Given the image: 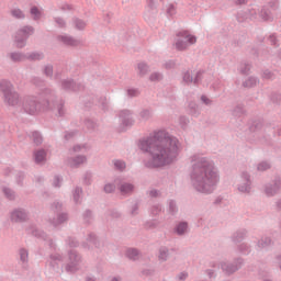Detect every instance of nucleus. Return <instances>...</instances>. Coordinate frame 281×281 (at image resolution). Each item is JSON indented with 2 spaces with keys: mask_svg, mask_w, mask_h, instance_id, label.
Segmentation results:
<instances>
[{
  "mask_svg": "<svg viewBox=\"0 0 281 281\" xmlns=\"http://www.w3.org/2000/svg\"><path fill=\"white\" fill-rule=\"evenodd\" d=\"M179 123L182 128H186L188 124H190V120L188 119V116H180Z\"/></svg>",
  "mask_w": 281,
  "mask_h": 281,
  "instance_id": "63",
  "label": "nucleus"
},
{
  "mask_svg": "<svg viewBox=\"0 0 281 281\" xmlns=\"http://www.w3.org/2000/svg\"><path fill=\"white\" fill-rule=\"evenodd\" d=\"M67 221H69V213L67 212L56 213L55 217L48 220L53 227H59V225L67 223Z\"/></svg>",
  "mask_w": 281,
  "mask_h": 281,
  "instance_id": "13",
  "label": "nucleus"
},
{
  "mask_svg": "<svg viewBox=\"0 0 281 281\" xmlns=\"http://www.w3.org/2000/svg\"><path fill=\"white\" fill-rule=\"evenodd\" d=\"M271 102H273V104H281V94L278 92H273L271 94Z\"/></svg>",
  "mask_w": 281,
  "mask_h": 281,
  "instance_id": "58",
  "label": "nucleus"
},
{
  "mask_svg": "<svg viewBox=\"0 0 281 281\" xmlns=\"http://www.w3.org/2000/svg\"><path fill=\"white\" fill-rule=\"evenodd\" d=\"M138 148L149 155L143 160L145 168H165V166L177 161L181 143L168 131L155 130L148 136L139 139Z\"/></svg>",
  "mask_w": 281,
  "mask_h": 281,
  "instance_id": "1",
  "label": "nucleus"
},
{
  "mask_svg": "<svg viewBox=\"0 0 281 281\" xmlns=\"http://www.w3.org/2000/svg\"><path fill=\"white\" fill-rule=\"evenodd\" d=\"M74 153H89L91 150V145L89 144H81V145H75L72 147Z\"/></svg>",
  "mask_w": 281,
  "mask_h": 281,
  "instance_id": "32",
  "label": "nucleus"
},
{
  "mask_svg": "<svg viewBox=\"0 0 281 281\" xmlns=\"http://www.w3.org/2000/svg\"><path fill=\"white\" fill-rule=\"evenodd\" d=\"M9 58L12 63H23V60H27V55L21 52H13L9 54Z\"/></svg>",
  "mask_w": 281,
  "mask_h": 281,
  "instance_id": "23",
  "label": "nucleus"
},
{
  "mask_svg": "<svg viewBox=\"0 0 281 281\" xmlns=\"http://www.w3.org/2000/svg\"><path fill=\"white\" fill-rule=\"evenodd\" d=\"M281 189V181L274 180L272 183L266 184L265 192L267 196H276L277 192H280Z\"/></svg>",
  "mask_w": 281,
  "mask_h": 281,
  "instance_id": "15",
  "label": "nucleus"
},
{
  "mask_svg": "<svg viewBox=\"0 0 281 281\" xmlns=\"http://www.w3.org/2000/svg\"><path fill=\"white\" fill-rule=\"evenodd\" d=\"M0 90L4 95V102L9 106H22L29 115H36L41 111H57V115H65V102L58 101L56 92L49 88L40 89V95H48L43 103L36 97H25L21 103L19 92L14 90V85L9 80L0 81Z\"/></svg>",
  "mask_w": 281,
  "mask_h": 281,
  "instance_id": "2",
  "label": "nucleus"
},
{
  "mask_svg": "<svg viewBox=\"0 0 281 281\" xmlns=\"http://www.w3.org/2000/svg\"><path fill=\"white\" fill-rule=\"evenodd\" d=\"M169 256H170V249L166 246H161L159 248V255H158L159 260H161L162 262H166Z\"/></svg>",
  "mask_w": 281,
  "mask_h": 281,
  "instance_id": "28",
  "label": "nucleus"
},
{
  "mask_svg": "<svg viewBox=\"0 0 281 281\" xmlns=\"http://www.w3.org/2000/svg\"><path fill=\"white\" fill-rule=\"evenodd\" d=\"M176 278L179 281H186V280H188V272L182 271V272L178 273V276Z\"/></svg>",
  "mask_w": 281,
  "mask_h": 281,
  "instance_id": "64",
  "label": "nucleus"
},
{
  "mask_svg": "<svg viewBox=\"0 0 281 281\" xmlns=\"http://www.w3.org/2000/svg\"><path fill=\"white\" fill-rule=\"evenodd\" d=\"M239 72L243 76L249 75V71L251 70V64L247 61H241L239 67H238Z\"/></svg>",
  "mask_w": 281,
  "mask_h": 281,
  "instance_id": "30",
  "label": "nucleus"
},
{
  "mask_svg": "<svg viewBox=\"0 0 281 281\" xmlns=\"http://www.w3.org/2000/svg\"><path fill=\"white\" fill-rule=\"evenodd\" d=\"M113 166L115 170H119V172H124V170H126V162L122 159L113 160Z\"/></svg>",
  "mask_w": 281,
  "mask_h": 281,
  "instance_id": "33",
  "label": "nucleus"
},
{
  "mask_svg": "<svg viewBox=\"0 0 281 281\" xmlns=\"http://www.w3.org/2000/svg\"><path fill=\"white\" fill-rule=\"evenodd\" d=\"M233 115L235 117H243V115H245V105L237 104L233 110Z\"/></svg>",
  "mask_w": 281,
  "mask_h": 281,
  "instance_id": "36",
  "label": "nucleus"
},
{
  "mask_svg": "<svg viewBox=\"0 0 281 281\" xmlns=\"http://www.w3.org/2000/svg\"><path fill=\"white\" fill-rule=\"evenodd\" d=\"M251 175L247 171L241 172L236 184L237 192H239V194H251Z\"/></svg>",
  "mask_w": 281,
  "mask_h": 281,
  "instance_id": "6",
  "label": "nucleus"
},
{
  "mask_svg": "<svg viewBox=\"0 0 281 281\" xmlns=\"http://www.w3.org/2000/svg\"><path fill=\"white\" fill-rule=\"evenodd\" d=\"M47 262L53 271H58L60 269V262H63V256L58 252L50 254Z\"/></svg>",
  "mask_w": 281,
  "mask_h": 281,
  "instance_id": "14",
  "label": "nucleus"
},
{
  "mask_svg": "<svg viewBox=\"0 0 281 281\" xmlns=\"http://www.w3.org/2000/svg\"><path fill=\"white\" fill-rule=\"evenodd\" d=\"M58 41L60 43H64V45H68V47H78L80 45V40H76L72 36L69 35H59Z\"/></svg>",
  "mask_w": 281,
  "mask_h": 281,
  "instance_id": "20",
  "label": "nucleus"
},
{
  "mask_svg": "<svg viewBox=\"0 0 281 281\" xmlns=\"http://www.w3.org/2000/svg\"><path fill=\"white\" fill-rule=\"evenodd\" d=\"M190 159L192 166L189 177L192 188L200 194H212L221 182L214 160L201 154H194Z\"/></svg>",
  "mask_w": 281,
  "mask_h": 281,
  "instance_id": "3",
  "label": "nucleus"
},
{
  "mask_svg": "<svg viewBox=\"0 0 281 281\" xmlns=\"http://www.w3.org/2000/svg\"><path fill=\"white\" fill-rule=\"evenodd\" d=\"M189 113H190V115H192L193 117H199V114L201 113V112L199 111V105H198L196 103H194V102H191V103L189 104Z\"/></svg>",
  "mask_w": 281,
  "mask_h": 281,
  "instance_id": "37",
  "label": "nucleus"
},
{
  "mask_svg": "<svg viewBox=\"0 0 281 281\" xmlns=\"http://www.w3.org/2000/svg\"><path fill=\"white\" fill-rule=\"evenodd\" d=\"M114 183L119 190V192L123 195V196H128L131 194H133L134 190H135V186L131 182H126L124 181L122 178H116L114 180Z\"/></svg>",
  "mask_w": 281,
  "mask_h": 281,
  "instance_id": "10",
  "label": "nucleus"
},
{
  "mask_svg": "<svg viewBox=\"0 0 281 281\" xmlns=\"http://www.w3.org/2000/svg\"><path fill=\"white\" fill-rule=\"evenodd\" d=\"M258 13L263 21H271V19H273L271 16V11H269L267 8H262L261 11H258Z\"/></svg>",
  "mask_w": 281,
  "mask_h": 281,
  "instance_id": "38",
  "label": "nucleus"
},
{
  "mask_svg": "<svg viewBox=\"0 0 281 281\" xmlns=\"http://www.w3.org/2000/svg\"><path fill=\"white\" fill-rule=\"evenodd\" d=\"M85 126L88 128V131H95V126H98L93 120L87 119L85 122Z\"/></svg>",
  "mask_w": 281,
  "mask_h": 281,
  "instance_id": "55",
  "label": "nucleus"
},
{
  "mask_svg": "<svg viewBox=\"0 0 281 281\" xmlns=\"http://www.w3.org/2000/svg\"><path fill=\"white\" fill-rule=\"evenodd\" d=\"M26 233L31 234V236H34L35 238H40L41 240H44V243L48 245L49 249H52L53 251H56V243H54V239L49 238L47 234H45V232L38 229L36 225L31 224L26 228Z\"/></svg>",
  "mask_w": 281,
  "mask_h": 281,
  "instance_id": "5",
  "label": "nucleus"
},
{
  "mask_svg": "<svg viewBox=\"0 0 281 281\" xmlns=\"http://www.w3.org/2000/svg\"><path fill=\"white\" fill-rule=\"evenodd\" d=\"M47 157V151L45 149H38L34 151L35 164H43Z\"/></svg>",
  "mask_w": 281,
  "mask_h": 281,
  "instance_id": "27",
  "label": "nucleus"
},
{
  "mask_svg": "<svg viewBox=\"0 0 281 281\" xmlns=\"http://www.w3.org/2000/svg\"><path fill=\"white\" fill-rule=\"evenodd\" d=\"M31 82L32 85L37 87V89H43V87H45V81L43 80V78H40V77H33L31 79Z\"/></svg>",
  "mask_w": 281,
  "mask_h": 281,
  "instance_id": "45",
  "label": "nucleus"
},
{
  "mask_svg": "<svg viewBox=\"0 0 281 281\" xmlns=\"http://www.w3.org/2000/svg\"><path fill=\"white\" fill-rule=\"evenodd\" d=\"M81 257L76 250H70L68 252V263L66 265L67 273H76L80 267Z\"/></svg>",
  "mask_w": 281,
  "mask_h": 281,
  "instance_id": "8",
  "label": "nucleus"
},
{
  "mask_svg": "<svg viewBox=\"0 0 281 281\" xmlns=\"http://www.w3.org/2000/svg\"><path fill=\"white\" fill-rule=\"evenodd\" d=\"M249 131L250 133H254V137H260L262 135V121H254L252 124L249 126Z\"/></svg>",
  "mask_w": 281,
  "mask_h": 281,
  "instance_id": "21",
  "label": "nucleus"
},
{
  "mask_svg": "<svg viewBox=\"0 0 281 281\" xmlns=\"http://www.w3.org/2000/svg\"><path fill=\"white\" fill-rule=\"evenodd\" d=\"M203 70H200L196 72L195 78H192L190 75V71L184 72L183 75V82L187 85H190V82H193L194 85H199L201 82V78H203Z\"/></svg>",
  "mask_w": 281,
  "mask_h": 281,
  "instance_id": "18",
  "label": "nucleus"
},
{
  "mask_svg": "<svg viewBox=\"0 0 281 281\" xmlns=\"http://www.w3.org/2000/svg\"><path fill=\"white\" fill-rule=\"evenodd\" d=\"M243 267V258H237L235 259V262H229V261H223L221 263V269L226 276H232V273H236L238 269Z\"/></svg>",
  "mask_w": 281,
  "mask_h": 281,
  "instance_id": "9",
  "label": "nucleus"
},
{
  "mask_svg": "<svg viewBox=\"0 0 281 281\" xmlns=\"http://www.w3.org/2000/svg\"><path fill=\"white\" fill-rule=\"evenodd\" d=\"M31 15L33 16V21H41L43 16V11L38 9V7L31 8Z\"/></svg>",
  "mask_w": 281,
  "mask_h": 281,
  "instance_id": "35",
  "label": "nucleus"
},
{
  "mask_svg": "<svg viewBox=\"0 0 281 281\" xmlns=\"http://www.w3.org/2000/svg\"><path fill=\"white\" fill-rule=\"evenodd\" d=\"M247 238V229L241 228L235 232L232 236L233 243H243Z\"/></svg>",
  "mask_w": 281,
  "mask_h": 281,
  "instance_id": "24",
  "label": "nucleus"
},
{
  "mask_svg": "<svg viewBox=\"0 0 281 281\" xmlns=\"http://www.w3.org/2000/svg\"><path fill=\"white\" fill-rule=\"evenodd\" d=\"M127 95L128 98H137V95H139V90L135 88H130L127 89Z\"/></svg>",
  "mask_w": 281,
  "mask_h": 281,
  "instance_id": "60",
  "label": "nucleus"
},
{
  "mask_svg": "<svg viewBox=\"0 0 281 281\" xmlns=\"http://www.w3.org/2000/svg\"><path fill=\"white\" fill-rule=\"evenodd\" d=\"M83 249H91V247H95V249H100V240L94 233H90L87 238V243L82 244Z\"/></svg>",
  "mask_w": 281,
  "mask_h": 281,
  "instance_id": "17",
  "label": "nucleus"
},
{
  "mask_svg": "<svg viewBox=\"0 0 281 281\" xmlns=\"http://www.w3.org/2000/svg\"><path fill=\"white\" fill-rule=\"evenodd\" d=\"M99 104H101V108L103 109V111L109 110V100L106 99V97H101L99 100Z\"/></svg>",
  "mask_w": 281,
  "mask_h": 281,
  "instance_id": "57",
  "label": "nucleus"
},
{
  "mask_svg": "<svg viewBox=\"0 0 281 281\" xmlns=\"http://www.w3.org/2000/svg\"><path fill=\"white\" fill-rule=\"evenodd\" d=\"M196 43V36L191 35L188 31H182L177 34L176 49L183 52L189 48L190 45Z\"/></svg>",
  "mask_w": 281,
  "mask_h": 281,
  "instance_id": "4",
  "label": "nucleus"
},
{
  "mask_svg": "<svg viewBox=\"0 0 281 281\" xmlns=\"http://www.w3.org/2000/svg\"><path fill=\"white\" fill-rule=\"evenodd\" d=\"M169 212L175 215L177 212H179V209L177 207V202L175 200L169 201Z\"/></svg>",
  "mask_w": 281,
  "mask_h": 281,
  "instance_id": "54",
  "label": "nucleus"
},
{
  "mask_svg": "<svg viewBox=\"0 0 281 281\" xmlns=\"http://www.w3.org/2000/svg\"><path fill=\"white\" fill-rule=\"evenodd\" d=\"M139 116L142 117V120H150L153 117V110H148V109H145V110H142L140 113H139Z\"/></svg>",
  "mask_w": 281,
  "mask_h": 281,
  "instance_id": "48",
  "label": "nucleus"
},
{
  "mask_svg": "<svg viewBox=\"0 0 281 281\" xmlns=\"http://www.w3.org/2000/svg\"><path fill=\"white\" fill-rule=\"evenodd\" d=\"M175 233L177 236H184V234H188V222H179L175 227Z\"/></svg>",
  "mask_w": 281,
  "mask_h": 281,
  "instance_id": "25",
  "label": "nucleus"
},
{
  "mask_svg": "<svg viewBox=\"0 0 281 281\" xmlns=\"http://www.w3.org/2000/svg\"><path fill=\"white\" fill-rule=\"evenodd\" d=\"M271 247V237L263 236L257 243V249H269Z\"/></svg>",
  "mask_w": 281,
  "mask_h": 281,
  "instance_id": "26",
  "label": "nucleus"
},
{
  "mask_svg": "<svg viewBox=\"0 0 281 281\" xmlns=\"http://www.w3.org/2000/svg\"><path fill=\"white\" fill-rule=\"evenodd\" d=\"M126 257L130 260H138L139 259V250H137L136 248H128L126 250Z\"/></svg>",
  "mask_w": 281,
  "mask_h": 281,
  "instance_id": "31",
  "label": "nucleus"
},
{
  "mask_svg": "<svg viewBox=\"0 0 281 281\" xmlns=\"http://www.w3.org/2000/svg\"><path fill=\"white\" fill-rule=\"evenodd\" d=\"M120 121L124 126H133V123L135 122L133 120V113L128 110H122L119 114Z\"/></svg>",
  "mask_w": 281,
  "mask_h": 281,
  "instance_id": "16",
  "label": "nucleus"
},
{
  "mask_svg": "<svg viewBox=\"0 0 281 281\" xmlns=\"http://www.w3.org/2000/svg\"><path fill=\"white\" fill-rule=\"evenodd\" d=\"M256 85H258V78L256 77H249L243 82V87H246L247 89H251V87H256Z\"/></svg>",
  "mask_w": 281,
  "mask_h": 281,
  "instance_id": "39",
  "label": "nucleus"
},
{
  "mask_svg": "<svg viewBox=\"0 0 281 281\" xmlns=\"http://www.w3.org/2000/svg\"><path fill=\"white\" fill-rule=\"evenodd\" d=\"M66 243H67L68 247H70V248H76L79 245L78 241L76 240V238H74V237H69L66 240Z\"/></svg>",
  "mask_w": 281,
  "mask_h": 281,
  "instance_id": "61",
  "label": "nucleus"
},
{
  "mask_svg": "<svg viewBox=\"0 0 281 281\" xmlns=\"http://www.w3.org/2000/svg\"><path fill=\"white\" fill-rule=\"evenodd\" d=\"M30 213L25 211V209H15L11 212L10 218L12 223H24L27 221Z\"/></svg>",
  "mask_w": 281,
  "mask_h": 281,
  "instance_id": "11",
  "label": "nucleus"
},
{
  "mask_svg": "<svg viewBox=\"0 0 281 281\" xmlns=\"http://www.w3.org/2000/svg\"><path fill=\"white\" fill-rule=\"evenodd\" d=\"M61 89H64V91H82L85 86L76 83L72 79L68 78L61 81Z\"/></svg>",
  "mask_w": 281,
  "mask_h": 281,
  "instance_id": "12",
  "label": "nucleus"
},
{
  "mask_svg": "<svg viewBox=\"0 0 281 281\" xmlns=\"http://www.w3.org/2000/svg\"><path fill=\"white\" fill-rule=\"evenodd\" d=\"M3 194L9 201H14V199H16V193L10 188H3Z\"/></svg>",
  "mask_w": 281,
  "mask_h": 281,
  "instance_id": "44",
  "label": "nucleus"
},
{
  "mask_svg": "<svg viewBox=\"0 0 281 281\" xmlns=\"http://www.w3.org/2000/svg\"><path fill=\"white\" fill-rule=\"evenodd\" d=\"M61 183H63V178L60 176H55L53 180V187L60 188Z\"/></svg>",
  "mask_w": 281,
  "mask_h": 281,
  "instance_id": "62",
  "label": "nucleus"
},
{
  "mask_svg": "<svg viewBox=\"0 0 281 281\" xmlns=\"http://www.w3.org/2000/svg\"><path fill=\"white\" fill-rule=\"evenodd\" d=\"M72 21L76 30H85V27H87V22L82 19L75 18Z\"/></svg>",
  "mask_w": 281,
  "mask_h": 281,
  "instance_id": "41",
  "label": "nucleus"
},
{
  "mask_svg": "<svg viewBox=\"0 0 281 281\" xmlns=\"http://www.w3.org/2000/svg\"><path fill=\"white\" fill-rule=\"evenodd\" d=\"M19 254L21 262H23V265H27V260L30 258V252H27V249L21 248Z\"/></svg>",
  "mask_w": 281,
  "mask_h": 281,
  "instance_id": "40",
  "label": "nucleus"
},
{
  "mask_svg": "<svg viewBox=\"0 0 281 281\" xmlns=\"http://www.w3.org/2000/svg\"><path fill=\"white\" fill-rule=\"evenodd\" d=\"M91 218H93V213L90 210H87L83 213V221H85V223H91Z\"/></svg>",
  "mask_w": 281,
  "mask_h": 281,
  "instance_id": "59",
  "label": "nucleus"
},
{
  "mask_svg": "<svg viewBox=\"0 0 281 281\" xmlns=\"http://www.w3.org/2000/svg\"><path fill=\"white\" fill-rule=\"evenodd\" d=\"M81 194H82V188L76 187V189L72 192L74 202L76 203V205H78V203H80Z\"/></svg>",
  "mask_w": 281,
  "mask_h": 281,
  "instance_id": "42",
  "label": "nucleus"
},
{
  "mask_svg": "<svg viewBox=\"0 0 281 281\" xmlns=\"http://www.w3.org/2000/svg\"><path fill=\"white\" fill-rule=\"evenodd\" d=\"M164 78V75H161V72H154L150 75L149 80L151 82H159V80H161Z\"/></svg>",
  "mask_w": 281,
  "mask_h": 281,
  "instance_id": "56",
  "label": "nucleus"
},
{
  "mask_svg": "<svg viewBox=\"0 0 281 281\" xmlns=\"http://www.w3.org/2000/svg\"><path fill=\"white\" fill-rule=\"evenodd\" d=\"M257 15H258L257 9H249L248 13H246L245 15H243V13L239 12L237 14V21L239 23H243V21H247V19H256Z\"/></svg>",
  "mask_w": 281,
  "mask_h": 281,
  "instance_id": "22",
  "label": "nucleus"
},
{
  "mask_svg": "<svg viewBox=\"0 0 281 281\" xmlns=\"http://www.w3.org/2000/svg\"><path fill=\"white\" fill-rule=\"evenodd\" d=\"M45 55L42 52L26 53V60H43Z\"/></svg>",
  "mask_w": 281,
  "mask_h": 281,
  "instance_id": "29",
  "label": "nucleus"
},
{
  "mask_svg": "<svg viewBox=\"0 0 281 281\" xmlns=\"http://www.w3.org/2000/svg\"><path fill=\"white\" fill-rule=\"evenodd\" d=\"M82 164H87V156L85 155H78L68 159V166L70 168H80Z\"/></svg>",
  "mask_w": 281,
  "mask_h": 281,
  "instance_id": "19",
  "label": "nucleus"
},
{
  "mask_svg": "<svg viewBox=\"0 0 281 281\" xmlns=\"http://www.w3.org/2000/svg\"><path fill=\"white\" fill-rule=\"evenodd\" d=\"M115 188H117V184L114 183H106L104 186V192H106V194H111L112 192H115Z\"/></svg>",
  "mask_w": 281,
  "mask_h": 281,
  "instance_id": "53",
  "label": "nucleus"
},
{
  "mask_svg": "<svg viewBox=\"0 0 281 281\" xmlns=\"http://www.w3.org/2000/svg\"><path fill=\"white\" fill-rule=\"evenodd\" d=\"M34 34V29L32 26H24L20 29L15 34V45L20 49L25 47L27 38Z\"/></svg>",
  "mask_w": 281,
  "mask_h": 281,
  "instance_id": "7",
  "label": "nucleus"
},
{
  "mask_svg": "<svg viewBox=\"0 0 281 281\" xmlns=\"http://www.w3.org/2000/svg\"><path fill=\"white\" fill-rule=\"evenodd\" d=\"M32 138L34 144H36V146H41V144H43V135H41V132H33L32 133Z\"/></svg>",
  "mask_w": 281,
  "mask_h": 281,
  "instance_id": "46",
  "label": "nucleus"
},
{
  "mask_svg": "<svg viewBox=\"0 0 281 281\" xmlns=\"http://www.w3.org/2000/svg\"><path fill=\"white\" fill-rule=\"evenodd\" d=\"M160 212H164V206H161V204H154L150 209L151 216H158Z\"/></svg>",
  "mask_w": 281,
  "mask_h": 281,
  "instance_id": "47",
  "label": "nucleus"
},
{
  "mask_svg": "<svg viewBox=\"0 0 281 281\" xmlns=\"http://www.w3.org/2000/svg\"><path fill=\"white\" fill-rule=\"evenodd\" d=\"M137 68L139 76H146L148 71V65L146 63H139Z\"/></svg>",
  "mask_w": 281,
  "mask_h": 281,
  "instance_id": "50",
  "label": "nucleus"
},
{
  "mask_svg": "<svg viewBox=\"0 0 281 281\" xmlns=\"http://www.w3.org/2000/svg\"><path fill=\"white\" fill-rule=\"evenodd\" d=\"M271 168V164L269 161H261L257 165V170L259 172H265V170H269Z\"/></svg>",
  "mask_w": 281,
  "mask_h": 281,
  "instance_id": "49",
  "label": "nucleus"
},
{
  "mask_svg": "<svg viewBox=\"0 0 281 281\" xmlns=\"http://www.w3.org/2000/svg\"><path fill=\"white\" fill-rule=\"evenodd\" d=\"M44 75L46 76V78H52L54 76V66L46 65L44 67Z\"/></svg>",
  "mask_w": 281,
  "mask_h": 281,
  "instance_id": "51",
  "label": "nucleus"
},
{
  "mask_svg": "<svg viewBox=\"0 0 281 281\" xmlns=\"http://www.w3.org/2000/svg\"><path fill=\"white\" fill-rule=\"evenodd\" d=\"M12 16H14V19H25V13H23V11H21V9H13L11 11Z\"/></svg>",
  "mask_w": 281,
  "mask_h": 281,
  "instance_id": "52",
  "label": "nucleus"
},
{
  "mask_svg": "<svg viewBox=\"0 0 281 281\" xmlns=\"http://www.w3.org/2000/svg\"><path fill=\"white\" fill-rule=\"evenodd\" d=\"M239 254H243V256H249V254H251V246H249V244H240L238 247H237Z\"/></svg>",
  "mask_w": 281,
  "mask_h": 281,
  "instance_id": "34",
  "label": "nucleus"
},
{
  "mask_svg": "<svg viewBox=\"0 0 281 281\" xmlns=\"http://www.w3.org/2000/svg\"><path fill=\"white\" fill-rule=\"evenodd\" d=\"M50 210H52L55 214H60V213H63V202L55 201V202L50 205Z\"/></svg>",
  "mask_w": 281,
  "mask_h": 281,
  "instance_id": "43",
  "label": "nucleus"
}]
</instances>
